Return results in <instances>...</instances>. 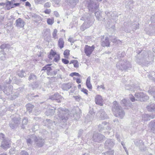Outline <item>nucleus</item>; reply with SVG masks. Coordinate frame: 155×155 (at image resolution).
Wrapping results in <instances>:
<instances>
[{
  "instance_id": "f257e3e1",
  "label": "nucleus",
  "mask_w": 155,
  "mask_h": 155,
  "mask_svg": "<svg viewBox=\"0 0 155 155\" xmlns=\"http://www.w3.org/2000/svg\"><path fill=\"white\" fill-rule=\"evenodd\" d=\"M137 53L138 55H137V58H136V61L140 65L147 66L150 63V61L153 60V56L151 51H142L140 56L139 55L140 51H138Z\"/></svg>"
},
{
  "instance_id": "f03ea898",
  "label": "nucleus",
  "mask_w": 155,
  "mask_h": 155,
  "mask_svg": "<svg viewBox=\"0 0 155 155\" xmlns=\"http://www.w3.org/2000/svg\"><path fill=\"white\" fill-rule=\"evenodd\" d=\"M112 110L113 114L116 117H119L122 118L124 116V111L116 101H115L113 103Z\"/></svg>"
},
{
  "instance_id": "7ed1b4c3",
  "label": "nucleus",
  "mask_w": 155,
  "mask_h": 155,
  "mask_svg": "<svg viewBox=\"0 0 155 155\" xmlns=\"http://www.w3.org/2000/svg\"><path fill=\"white\" fill-rule=\"evenodd\" d=\"M116 67L119 70L127 71L132 68L131 62L126 60H120L116 64Z\"/></svg>"
},
{
  "instance_id": "20e7f679",
  "label": "nucleus",
  "mask_w": 155,
  "mask_h": 155,
  "mask_svg": "<svg viewBox=\"0 0 155 155\" xmlns=\"http://www.w3.org/2000/svg\"><path fill=\"white\" fill-rule=\"evenodd\" d=\"M86 6L88 7V9L91 12L95 11L98 8L99 4L94 2V0H86Z\"/></svg>"
},
{
  "instance_id": "39448f33",
  "label": "nucleus",
  "mask_w": 155,
  "mask_h": 155,
  "mask_svg": "<svg viewBox=\"0 0 155 155\" xmlns=\"http://www.w3.org/2000/svg\"><path fill=\"white\" fill-rule=\"evenodd\" d=\"M21 118L19 116L15 117L12 119L9 123V125L12 129L17 128L21 123Z\"/></svg>"
},
{
  "instance_id": "423d86ee",
  "label": "nucleus",
  "mask_w": 155,
  "mask_h": 155,
  "mask_svg": "<svg viewBox=\"0 0 155 155\" xmlns=\"http://www.w3.org/2000/svg\"><path fill=\"white\" fill-rule=\"evenodd\" d=\"M58 110V117L61 120H66L68 119V110H64L61 108H59Z\"/></svg>"
},
{
  "instance_id": "0eeeda50",
  "label": "nucleus",
  "mask_w": 155,
  "mask_h": 155,
  "mask_svg": "<svg viewBox=\"0 0 155 155\" xmlns=\"http://www.w3.org/2000/svg\"><path fill=\"white\" fill-rule=\"evenodd\" d=\"M81 20H84V22L83 24L81 27V29L82 31H84L86 29L89 28L93 23L92 22L91 20L90 17L85 19L84 18L82 17L81 18Z\"/></svg>"
},
{
  "instance_id": "6e6552de",
  "label": "nucleus",
  "mask_w": 155,
  "mask_h": 155,
  "mask_svg": "<svg viewBox=\"0 0 155 155\" xmlns=\"http://www.w3.org/2000/svg\"><path fill=\"white\" fill-rule=\"evenodd\" d=\"M51 65V64H47L43 68L41 71L46 70L47 73L48 75L51 76L55 75L57 74L58 71H59V70H56L54 71H51L52 70L51 67L50 66Z\"/></svg>"
},
{
  "instance_id": "1a4fd4ad",
  "label": "nucleus",
  "mask_w": 155,
  "mask_h": 155,
  "mask_svg": "<svg viewBox=\"0 0 155 155\" xmlns=\"http://www.w3.org/2000/svg\"><path fill=\"white\" fill-rule=\"evenodd\" d=\"M134 96L136 98V100L139 101H146L149 98L148 96L143 92L136 93Z\"/></svg>"
},
{
  "instance_id": "9d476101",
  "label": "nucleus",
  "mask_w": 155,
  "mask_h": 155,
  "mask_svg": "<svg viewBox=\"0 0 155 155\" xmlns=\"http://www.w3.org/2000/svg\"><path fill=\"white\" fill-rule=\"evenodd\" d=\"M23 88H19L17 89H14L13 90L10 96L8 97L11 100H14L18 97L20 93L19 91H22Z\"/></svg>"
},
{
  "instance_id": "9b49d317",
  "label": "nucleus",
  "mask_w": 155,
  "mask_h": 155,
  "mask_svg": "<svg viewBox=\"0 0 155 155\" xmlns=\"http://www.w3.org/2000/svg\"><path fill=\"white\" fill-rule=\"evenodd\" d=\"M3 91L9 97L12 93L13 90V86L8 84H4L3 85Z\"/></svg>"
},
{
  "instance_id": "f8f14e48",
  "label": "nucleus",
  "mask_w": 155,
  "mask_h": 155,
  "mask_svg": "<svg viewBox=\"0 0 155 155\" xmlns=\"http://www.w3.org/2000/svg\"><path fill=\"white\" fill-rule=\"evenodd\" d=\"M98 128L99 130L101 131L105 129L107 130H110L111 129V127L109 123L105 121H103L101 124H100L99 125Z\"/></svg>"
},
{
  "instance_id": "ddd939ff",
  "label": "nucleus",
  "mask_w": 155,
  "mask_h": 155,
  "mask_svg": "<svg viewBox=\"0 0 155 155\" xmlns=\"http://www.w3.org/2000/svg\"><path fill=\"white\" fill-rule=\"evenodd\" d=\"M104 136L98 133H94L93 136V140L94 141L99 142L102 141Z\"/></svg>"
},
{
  "instance_id": "4468645a",
  "label": "nucleus",
  "mask_w": 155,
  "mask_h": 155,
  "mask_svg": "<svg viewBox=\"0 0 155 155\" xmlns=\"http://www.w3.org/2000/svg\"><path fill=\"white\" fill-rule=\"evenodd\" d=\"M11 142L10 140L8 139H5L2 142L1 147L4 149H7L11 146Z\"/></svg>"
},
{
  "instance_id": "2eb2a0df",
  "label": "nucleus",
  "mask_w": 155,
  "mask_h": 155,
  "mask_svg": "<svg viewBox=\"0 0 155 155\" xmlns=\"http://www.w3.org/2000/svg\"><path fill=\"white\" fill-rule=\"evenodd\" d=\"M33 137L34 138H35V144L36 146L39 147H41L44 145L45 143L44 139L41 138L40 137H36L35 135H33Z\"/></svg>"
},
{
  "instance_id": "dca6fc26",
  "label": "nucleus",
  "mask_w": 155,
  "mask_h": 155,
  "mask_svg": "<svg viewBox=\"0 0 155 155\" xmlns=\"http://www.w3.org/2000/svg\"><path fill=\"white\" fill-rule=\"evenodd\" d=\"M115 145V141L113 139H108L105 143V147L106 148L111 149Z\"/></svg>"
},
{
  "instance_id": "f3484780",
  "label": "nucleus",
  "mask_w": 155,
  "mask_h": 155,
  "mask_svg": "<svg viewBox=\"0 0 155 155\" xmlns=\"http://www.w3.org/2000/svg\"><path fill=\"white\" fill-rule=\"evenodd\" d=\"M94 48L95 47L94 45H93L92 46L86 45L84 48V52L86 55L89 56Z\"/></svg>"
},
{
  "instance_id": "a211bd4d",
  "label": "nucleus",
  "mask_w": 155,
  "mask_h": 155,
  "mask_svg": "<svg viewBox=\"0 0 155 155\" xmlns=\"http://www.w3.org/2000/svg\"><path fill=\"white\" fill-rule=\"evenodd\" d=\"M101 44L103 47H109L110 44L108 38L107 37L104 38V36H102L101 38Z\"/></svg>"
},
{
  "instance_id": "6ab92c4d",
  "label": "nucleus",
  "mask_w": 155,
  "mask_h": 155,
  "mask_svg": "<svg viewBox=\"0 0 155 155\" xmlns=\"http://www.w3.org/2000/svg\"><path fill=\"white\" fill-rule=\"evenodd\" d=\"M95 101L96 104L101 106H103L104 105L102 97L100 95H97L95 96Z\"/></svg>"
},
{
  "instance_id": "aec40b11",
  "label": "nucleus",
  "mask_w": 155,
  "mask_h": 155,
  "mask_svg": "<svg viewBox=\"0 0 155 155\" xmlns=\"http://www.w3.org/2000/svg\"><path fill=\"white\" fill-rule=\"evenodd\" d=\"M15 24L16 26L19 28H23L25 25V22L23 20L19 18L16 20Z\"/></svg>"
},
{
  "instance_id": "412c9836",
  "label": "nucleus",
  "mask_w": 155,
  "mask_h": 155,
  "mask_svg": "<svg viewBox=\"0 0 155 155\" xmlns=\"http://www.w3.org/2000/svg\"><path fill=\"white\" fill-rule=\"evenodd\" d=\"M134 142L135 145L139 147V148L140 150L142 151L144 150V143L142 140L137 139L135 140Z\"/></svg>"
},
{
  "instance_id": "4be33fe9",
  "label": "nucleus",
  "mask_w": 155,
  "mask_h": 155,
  "mask_svg": "<svg viewBox=\"0 0 155 155\" xmlns=\"http://www.w3.org/2000/svg\"><path fill=\"white\" fill-rule=\"evenodd\" d=\"M62 97L58 93H55L50 96V99L53 100H56L58 103L60 102Z\"/></svg>"
},
{
  "instance_id": "5701e85b",
  "label": "nucleus",
  "mask_w": 155,
  "mask_h": 155,
  "mask_svg": "<svg viewBox=\"0 0 155 155\" xmlns=\"http://www.w3.org/2000/svg\"><path fill=\"white\" fill-rule=\"evenodd\" d=\"M55 110V108L54 107L49 106L48 107L45 114L47 116L52 115L54 114Z\"/></svg>"
},
{
  "instance_id": "b1692460",
  "label": "nucleus",
  "mask_w": 155,
  "mask_h": 155,
  "mask_svg": "<svg viewBox=\"0 0 155 155\" xmlns=\"http://www.w3.org/2000/svg\"><path fill=\"white\" fill-rule=\"evenodd\" d=\"M98 114L100 119L101 120L107 119L108 118L107 115L103 110H101L99 111Z\"/></svg>"
},
{
  "instance_id": "393cba45",
  "label": "nucleus",
  "mask_w": 155,
  "mask_h": 155,
  "mask_svg": "<svg viewBox=\"0 0 155 155\" xmlns=\"http://www.w3.org/2000/svg\"><path fill=\"white\" fill-rule=\"evenodd\" d=\"M125 89L127 90L134 91L135 90H140V89L139 86H137L134 85H126Z\"/></svg>"
},
{
  "instance_id": "a878e982",
  "label": "nucleus",
  "mask_w": 155,
  "mask_h": 155,
  "mask_svg": "<svg viewBox=\"0 0 155 155\" xmlns=\"http://www.w3.org/2000/svg\"><path fill=\"white\" fill-rule=\"evenodd\" d=\"M134 3L132 0H129L125 5V7L127 9L131 10L133 8V4Z\"/></svg>"
},
{
  "instance_id": "bb28decb",
  "label": "nucleus",
  "mask_w": 155,
  "mask_h": 155,
  "mask_svg": "<svg viewBox=\"0 0 155 155\" xmlns=\"http://www.w3.org/2000/svg\"><path fill=\"white\" fill-rule=\"evenodd\" d=\"M146 108L147 110L149 112L155 111V104L154 103L149 104L147 106Z\"/></svg>"
},
{
  "instance_id": "cd10ccee",
  "label": "nucleus",
  "mask_w": 155,
  "mask_h": 155,
  "mask_svg": "<svg viewBox=\"0 0 155 155\" xmlns=\"http://www.w3.org/2000/svg\"><path fill=\"white\" fill-rule=\"evenodd\" d=\"M62 89L64 90L68 91L71 88L72 84L71 83L63 84H62Z\"/></svg>"
},
{
  "instance_id": "c85d7f7f",
  "label": "nucleus",
  "mask_w": 155,
  "mask_h": 155,
  "mask_svg": "<svg viewBox=\"0 0 155 155\" xmlns=\"http://www.w3.org/2000/svg\"><path fill=\"white\" fill-rule=\"evenodd\" d=\"M149 127L151 131L153 133H155V120L152 121L150 122Z\"/></svg>"
},
{
  "instance_id": "c756f323",
  "label": "nucleus",
  "mask_w": 155,
  "mask_h": 155,
  "mask_svg": "<svg viewBox=\"0 0 155 155\" xmlns=\"http://www.w3.org/2000/svg\"><path fill=\"white\" fill-rule=\"evenodd\" d=\"M6 54L3 51H0V61H4L6 59Z\"/></svg>"
},
{
  "instance_id": "7c9ffc66",
  "label": "nucleus",
  "mask_w": 155,
  "mask_h": 155,
  "mask_svg": "<svg viewBox=\"0 0 155 155\" xmlns=\"http://www.w3.org/2000/svg\"><path fill=\"white\" fill-rule=\"evenodd\" d=\"M44 122L45 124V126L51 128L52 125V121L50 119H46L45 120H44Z\"/></svg>"
},
{
  "instance_id": "2f4dec72",
  "label": "nucleus",
  "mask_w": 155,
  "mask_h": 155,
  "mask_svg": "<svg viewBox=\"0 0 155 155\" xmlns=\"http://www.w3.org/2000/svg\"><path fill=\"white\" fill-rule=\"evenodd\" d=\"M64 42L62 38H60L58 40V45L60 49H62L64 47Z\"/></svg>"
},
{
  "instance_id": "473e14b6",
  "label": "nucleus",
  "mask_w": 155,
  "mask_h": 155,
  "mask_svg": "<svg viewBox=\"0 0 155 155\" xmlns=\"http://www.w3.org/2000/svg\"><path fill=\"white\" fill-rule=\"evenodd\" d=\"M12 4L11 1H8L5 3V9H6L7 10H9L12 8H14V7L13 6L11 7V5Z\"/></svg>"
},
{
  "instance_id": "72a5a7b5",
  "label": "nucleus",
  "mask_w": 155,
  "mask_h": 155,
  "mask_svg": "<svg viewBox=\"0 0 155 155\" xmlns=\"http://www.w3.org/2000/svg\"><path fill=\"white\" fill-rule=\"evenodd\" d=\"M148 91L150 94L153 96V97H155V88L154 87H150Z\"/></svg>"
},
{
  "instance_id": "f704fd0d",
  "label": "nucleus",
  "mask_w": 155,
  "mask_h": 155,
  "mask_svg": "<svg viewBox=\"0 0 155 155\" xmlns=\"http://www.w3.org/2000/svg\"><path fill=\"white\" fill-rule=\"evenodd\" d=\"M90 76L88 77L87 79L86 82V85L89 89H91L92 88V86L90 83Z\"/></svg>"
},
{
  "instance_id": "c9c22d12",
  "label": "nucleus",
  "mask_w": 155,
  "mask_h": 155,
  "mask_svg": "<svg viewBox=\"0 0 155 155\" xmlns=\"http://www.w3.org/2000/svg\"><path fill=\"white\" fill-rule=\"evenodd\" d=\"M28 122V119L26 117H24L22 120V125L21 126L22 128H25V125H26Z\"/></svg>"
},
{
  "instance_id": "e433bc0d",
  "label": "nucleus",
  "mask_w": 155,
  "mask_h": 155,
  "mask_svg": "<svg viewBox=\"0 0 155 155\" xmlns=\"http://www.w3.org/2000/svg\"><path fill=\"white\" fill-rule=\"evenodd\" d=\"M34 107V106L31 104H28L26 105L27 110L28 111L29 113L31 112L32 111Z\"/></svg>"
},
{
  "instance_id": "4c0bfd02",
  "label": "nucleus",
  "mask_w": 155,
  "mask_h": 155,
  "mask_svg": "<svg viewBox=\"0 0 155 155\" xmlns=\"http://www.w3.org/2000/svg\"><path fill=\"white\" fill-rule=\"evenodd\" d=\"M17 74L18 76L21 78L25 77L26 76V74L25 72L23 70L18 71Z\"/></svg>"
},
{
  "instance_id": "58836bf2",
  "label": "nucleus",
  "mask_w": 155,
  "mask_h": 155,
  "mask_svg": "<svg viewBox=\"0 0 155 155\" xmlns=\"http://www.w3.org/2000/svg\"><path fill=\"white\" fill-rule=\"evenodd\" d=\"M92 113V111H91H91H89V114L87 115L86 118L87 119V121L89 122L91 120L93 117Z\"/></svg>"
},
{
  "instance_id": "ea45409f",
  "label": "nucleus",
  "mask_w": 155,
  "mask_h": 155,
  "mask_svg": "<svg viewBox=\"0 0 155 155\" xmlns=\"http://www.w3.org/2000/svg\"><path fill=\"white\" fill-rule=\"evenodd\" d=\"M118 15H117V12L114 11L111 12L110 14V18L113 19H115L116 17H117Z\"/></svg>"
},
{
  "instance_id": "a19ab883",
  "label": "nucleus",
  "mask_w": 155,
  "mask_h": 155,
  "mask_svg": "<svg viewBox=\"0 0 155 155\" xmlns=\"http://www.w3.org/2000/svg\"><path fill=\"white\" fill-rule=\"evenodd\" d=\"M154 76H155V72L153 71H151L150 74L148 75V78L152 80L154 79Z\"/></svg>"
},
{
  "instance_id": "79ce46f5",
  "label": "nucleus",
  "mask_w": 155,
  "mask_h": 155,
  "mask_svg": "<svg viewBox=\"0 0 155 155\" xmlns=\"http://www.w3.org/2000/svg\"><path fill=\"white\" fill-rule=\"evenodd\" d=\"M67 2L69 3L71 5L74 6L78 2V0H67Z\"/></svg>"
},
{
  "instance_id": "37998d69",
  "label": "nucleus",
  "mask_w": 155,
  "mask_h": 155,
  "mask_svg": "<svg viewBox=\"0 0 155 155\" xmlns=\"http://www.w3.org/2000/svg\"><path fill=\"white\" fill-rule=\"evenodd\" d=\"M36 79V76L33 74H31L28 77V80L29 81H34Z\"/></svg>"
},
{
  "instance_id": "c03bdc74",
  "label": "nucleus",
  "mask_w": 155,
  "mask_h": 155,
  "mask_svg": "<svg viewBox=\"0 0 155 155\" xmlns=\"http://www.w3.org/2000/svg\"><path fill=\"white\" fill-rule=\"evenodd\" d=\"M101 12L100 11H97L95 12V16L98 20H99L100 19L101 15Z\"/></svg>"
},
{
  "instance_id": "a18cd8bd",
  "label": "nucleus",
  "mask_w": 155,
  "mask_h": 155,
  "mask_svg": "<svg viewBox=\"0 0 155 155\" xmlns=\"http://www.w3.org/2000/svg\"><path fill=\"white\" fill-rule=\"evenodd\" d=\"M70 54V51L69 50H65L64 52V55L65 58H68Z\"/></svg>"
},
{
  "instance_id": "49530a36",
  "label": "nucleus",
  "mask_w": 155,
  "mask_h": 155,
  "mask_svg": "<svg viewBox=\"0 0 155 155\" xmlns=\"http://www.w3.org/2000/svg\"><path fill=\"white\" fill-rule=\"evenodd\" d=\"M47 23L48 24L52 25L54 23V18H48L47 20Z\"/></svg>"
},
{
  "instance_id": "de8ad7c7",
  "label": "nucleus",
  "mask_w": 155,
  "mask_h": 155,
  "mask_svg": "<svg viewBox=\"0 0 155 155\" xmlns=\"http://www.w3.org/2000/svg\"><path fill=\"white\" fill-rule=\"evenodd\" d=\"M142 120L144 121H147L150 120L149 118L148 114H144L142 115Z\"/></svg>"
},
{
  "instance_id": "09e8293b",
  "label": "nucleus",
  "mask_w": 155,
  "mask_h": 155,
  "mask_svg": "<svg viewBox=\"0 0 155 155\" xmlns=\"http://www.w3.org/2000/svg\"><path fill=\"white\" fill-rule=\"evenodd\" d=\"M35 3L37 4H44L45 2L48 0H34Z\"/></svg>"
},
{
  "instance_id": "8fccbe9b",
  "label": "nucleus",
  "mask_w": 155,
  "mask_h": 155,
  "mask_svg": "<svg viewBox=\"0 0 155 155\" xmlns=\"http://www.w3.org/2000/svg\"><path fill=\"white\" fill-rule=\"evenodd\" d=\"M58 32V31L56 29H54V31L52 33V37L53 38L56 39L58 38L57 36V34Z\"/></svg>"
},
{
  "instance_id": "3c124183",
  "label": "nucleus",
  "mask_w": 155,
  "mask_h": 155,
  "mask_svg": "<svg viewBox=\"0 0 155 155\" xmlns=\"http://www.w3.org/2000/svg\"><path fill=\"white\" fill-rule=\"evenodd\" d=\"M108 151L106 152L104 154L105 155H113L114 153V151L113 150L110 149Z\"/></svg>"
},
{
  "instance_id": "603ef678",
  "label": "nucleus",
  "mask_w": 155,
  "mask_h": 155,
  "mask_svg": "<svg viewBox=\"0 0 155 155\" xmlns=\"http://www.w3.org/2000/svg\"><path fill=\"white\" fill-rule=\"evenodd\" d=\"M127 101L125 99H123L121 101V104H123L124 106H127Z\"/></svg>"
},
{
  "instance_id": "864d4df0",
  "label": "nucleus",
  "mask_w": 155,
  "mask_h": 155,
  "mask_svg": "<svg viewBox=\"0 0 155 155\" xmlns=\"http://www.w3.org/2000/svg\"><path fill=\"white\" fill-rule=\"evenodd\" d=\"M8 46V44H2L0 46V48L4 50L5 48H7Z\"/></svg>"
},
{
  "instance_id": "5fc2aeb1",
  "label": "nucleus",
  "mask_w": 155,
  "mask_h": 155,
  "mask_svg": "<svg viewBox=\"0 0 155 155\" xmlns=\"http://www.w3.org/2000/svg\"><path fill=\"white\" fill-rule=\"evenodd\" d=\"M133 28L135 30H136L137 29L139 28V24H134L133 25Z\"/></svg>"
},
{
  "instance_id": "6e6d98bb",
  "label": "nucleus",
  "mask_w": 155,
  "mask_h": 155,
  "mask_svg": "<svg viewBox=\"0 0 155 155\" xmlns=\"http://www.w3.org/2000/svg\"><path fill=\"white\" fill-rule=\"evenodd\" d=\"M51 6V3L49 2L45 3L44 5V7L45 8H50Z\"/></svg>"
},
{
  "instance_id": "4d7b16f0",
  "label": "nucleus",
  "mask_w": 155,
  "mask_h": 155,
  "mask_svg": "<svg viewBox=\"0 0 155 155\" xmlns=\"http://www.w3.org/2000/svg\"><path fill=\"white\" fill-rule=\"evenodd\" d=\"M80 75L79 73L75 72L72 73L70 74V76L71 77L74 76H79Z\"/></svg>"
},
{
  "instance_id": "13d9d810",
  "label": "nucleus",
  "mask_w": 155,
  "mask_h": 155,
  "mask_svg": "<svg viewBox=\"0 0 155 155\" xmlns=\"http://www.w3.org/2000/svg\"><path fill=\"white\" fill-rule=\"evenodd\" d=\"M73 97L78 101H79L81 99V97L80 96H73Z\"/></svg>"
},
{
  "instance_id": "bf43d9fd",
  "label": "nucleus",
  "mask_w": 155,
  "mask_h": 155,
  "mask_svg": "<svg viewBox=\"0 0 155 155\" xmlns=\"http://www.w3.org/2000/svg\"><path fill=\"white\" fill-rule=\"evenodd\" d=\"M27 144L28 146L31 145L32 142V141L31 139V138H29L27 140Z\"/></svg>"
},
{
  "instance_id": "052dcab7",
  "label": "nucleus",
  "mask_w": 155,
  "mask_h": 155,
  "mask_svg": "<svg viewBox=\"0 0 155 155\" xmlns=\"http://www.w3.org/2000/svg\"><path fill=\"white\" fill-rule=\"evenodd\" d=\"M83 130L81 129H80L78 131V137H80L81 136L82 133H83Z\"/></svg>"
},
{
  "instance_id": "680f3d73",
  "label": "nucleus",
  "mask_w": 155,
  "mask_h": 155,
  "mask_svg": "<svg viewBox=\"0 0 155 155\" xmlns=\"http://www.w3.org/2000/svg\"><path fill=\"white\" fill-rule=\"evenodd\" d=\"M74 67L75 68H78L79 66V63L78 61L76 60L73 64Z\"/></svg>"
},
{
  "instance_id": "e2e57ef3",
  "label": "nucleus",
  "mask_w": 155,
  "mask_h": 155,
  "mask_svg": "<svg viewBox=\"0 0 155 155\" xmlns=\"http://www.w3.org/2000/svg\"><path fill=\"white\" fill-rule=\"evenodd\" d=\"M62 61L63 63L65 64H67L69 63V61L68 60L63 58L62 59Z\"/></svg>"
},
{
  "instance_id": "0e129e2a",
  "label": "nucleus",
  "mask_w": 155,
  "mask_h": 155,
  "mask_svg": "<svg viewBox=\"0 0 155 155\" xmlns=\"http://www.w3.org/2000/svg\"><path fill=\"white\" fill-rule=\"evenodd\" d=\"M115 137L117 138L118 141L119 142H121L120 135L117 134L115 135Z\"/></svg>"
},
{
  "instance_id": "69168bd1",
  "label": "nucleus",
  "mask_w": 155,
  "mask_h": 155,
  "mask_svg": "<svg viewBox=\"0 0 155 155\" xmlns=\"http://www.w3.org/2000/svg\"><path fill=\"white\" fill-rule=\"evenodd\" d=\"M81 91L85 94H88V91L86 89L83 88L82 89Z\"/></svg>"
},
{
  "instance_id": "338daca9",
  "label": "nucleus",
  "mask_w": 155,
  "mask_h": 155,
  "mask_svg": "<svg viewBox=\"0 0 155 155\" xmlns=\"http://www.w3.org/2000/svg\"><path fill=\"white\" fill-rule=\"evenodd\" d=\"M20 155H29V154L27 152L22 151L21 152Z\"/></svg>"
},
{
  "instance_id": "774afa93",
  "label": "nucleus",
  "mask_w": 155,
  "mask_h": 155,
  "mask_svg": "<svg viewBox=\"0 0 155 155\" xmlns=\"http://www.w3.org/2000/svg\"><path fill=\"white\" fill-rule=\"evenodd\" d=\"M151 19L152 22L155 23V15L152 16L151 17Z\"/></svg>"
}]
</instances>
